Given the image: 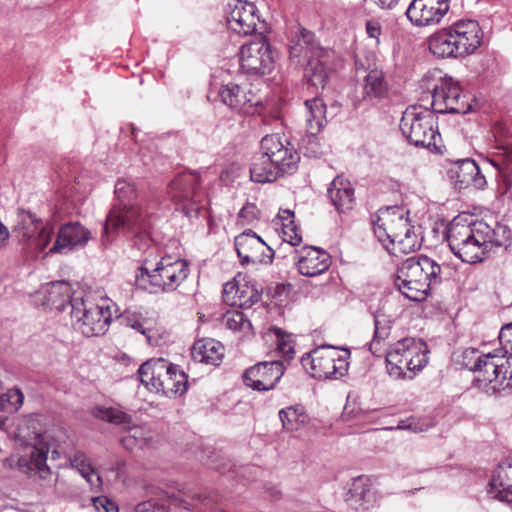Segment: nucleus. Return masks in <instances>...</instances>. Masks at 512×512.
<instances>
[{"mask_svg": "<svg viewBox=\"0 0 512 512\" xmlns=\"http://www.w3.org/2000/svg\"><path fill=\"white\" fill-rule=\"evenodd\" d=\"M114 194L119 202L114 204L103 226L102 241L110 242L116 233H134L137 236L146 232L152 211L147 204L132 202L138 197V187L134 179L120 178L115 183Z\"/></svg>", "mask_w": 512, "mask_h": 512, "instance_id": "f257e3e1", "label": "nucleus"}, {"mask_svg": "<svg viewBox=\"0 0 512 512\" xmlns=\"http://www.w3.org/2000/svg\"><path fill=\"white\" fill-rule=\"evenodd\" d=\"M134 244L139 250L146 247L148 256L143 259L139 268L140 274L136 275V283L151 293L175 291L188 277L189 268L185 260L170 255L163 256L159 260L156 247L152 246L147 233L137 236Z\"/></svg>", "mask_w": 512, "mask_h": 512, "instance_id": "f03ea898", "label": "nucleus"}, {"mask_svg": "<svg viewBox=\"0 0 512 512\" xmlns=\"http://www.w3.org/2000/svg\"><path fill=\"white\" fill-rule=\"evenodd\" d=\"M299 161V153L285 136L266 135L260 142V153L251 164V180L257 183L273 182L280 176L293 174Z\"/></svg>", "mask_w": 512, "mask_h": 512, "instance_id": "7ed1b4c3", "label": "nucleus"}, {"mask_svg": "<svg viewBox=\"0 0 512 512\" xmlns=\"http://www.w3.org/2000/svg\"><path fill=\"white\" fill-rule=\"evenodd\" d=\"M450 250L464 263L475 264L484 259L493 241L494 230L483 221H473L471 215L456 216L447 226Z\"/></svg>", "mask_w": 512, "mask_h": 512, "instance_id": "20e7f679", "label": "nucleus"}, {"mask_svg": "<svg viewBox=\"0 0 512 512\" xmlns=\"http://www.w3.org/2000/svg\"><path fill=\"white\" fill-rule=\"evenodd\" d=\"M39 425L37 415H30L18 425L16 440L26 448V451L17 458L15 467L29 477L37 476L47 480L51 476V470L46 463L47 455L52 450V458L56 459L59 453L53 449L49 436L41 432Z\"/></svg>", "mask_w": 512, "mask_h": 512, "instance_id": "39448f33", "label": "nucleus"}, {"mask_svg": "<svg viewBox=\"0 0 512 512\" xmlns=\"http://www.w3.org/2000/svg\"><path fill=\"white\" fill-rule=\"evenodd\" d=\"M463 366L477 373L475 385L492 395L512 390V356L493 353H480L475 348H467L462 353Z\"/></svg>", "mask_w": 512, "mask_h": 512, "instance_id": "423d86ee", "label": "nucleus"}, {"mask_svg": "<svg viewBox=\"0 0 512 512\" xmlns=\"http://www.w3.org/2000/svg\"><path fill=\"white\" fill-rule=\"evenodd\" d=\"M407 212L398 206L382 208L373 220L374 234L387 251L395 256L415 252L422 239L415 231Z\"/></svg>", "mask_w": 512, "mask_h": 512, "instance_id": "0eeeda50", "label": "nucleus"}, {"mask_svg": "<svg viewBox=\"0 0 512 512\" xmlns=\"http://www.w3.org/2000/svg\"><path fill=\"white\" fill-rule=\"evenodd\" d=\"M440 274L441 267L432 258L426 255L410 257L399 266L395 286L406 298L422 301L441 283Z\"/></svg>", "mask_w": 512, "mask_h": 512, "instance_id": "6e6552de", "label": "nucleus"}, {"mask_svg": "<svg viewBox=\"0 0 512 512\" xmlns=\"http://www.w3.org/2000/svg\"><path fill=\"white\" fill-rule=\"evenodd\" d=\"M112 305L108 300L94 303L90 297L73 296L68 303L57 305L61 311L69 310L72 326L85 337L104 335L113 319Z\"/></svg>", "mask_w": 512, "mask_h": 512, "instance_id": "1a4fd4ad", "label": "nucleus"}, {"mask_svg": "<svg viewBox=\"0 0 512 512\" xmlns=\"http://www.w3.org/2000/svg\"><path fill=\"white\" fill-rule=\"evenodd\" d=\"M428 347L421 339L404 338L386 351V369L394 379L411 380L428 363Z\"/></svg>", "mask_w": 512, "mask_h": 512, "instance_id": "9d476101", "label": "nucleus"}, {"mask_svg": "<svg viewBox=\"0 0 512 512\" xmlns=\"http://www.w3.org/2000/svg\"><path fill=\"white\" fill-rule=\"evenodd\" d=\"M141 383L152 392H161L168 397L183 395L188 388V376L163 358L144 362L138 369Z\"/></svg>", "mask_w": 512, "mask_h": 512, "instance_id": "9b49d317", "label": "nucleus"}, {"mask_svg": "<svg viewBox=\"0 0 512 512\" xmlns=\"http://www.w3.org/2000/svg\"><path fill=\"white\" fill-rule=\"evenodd\" d=\"M435 124L434 112L422 106H411L403 112L400 129L414 146L436 148L440 135L435 129Z\"/></svg>", "mask_w": 512, "mask_h": 512, "instance_id": "f8f14e48", "label": "nucleus"}, {"mask_svg": "<svg viewBox=\"0 0 512 512\" xmlns=\"http://www.w3.org/2000/svg\"><path fill=\"white\" fill-rule=\"evenodd\" d=\"M348 350L341 354L333 346L317 347L302 357L301 363L317 379H338L348 371Z\"/></svg>", "mask_w": 512, "mask_h": 512, "instance_id": "ddd939ff", "label": "nucleus"}, {"mask_svg": "<svg viewBox=\"0 0 512 512\" xmlns=\"http://www.w3.org/2000/svg\"><path fill=\"white\" fill-rule=\"evenodd\" d=\"M167 194L175 209L186 217L198 215L202 207L204 193L199 188V176L193 172H183L172 179L167 188Z\"/></svg>", "mask_w": 512, "mask_h": 512, "instance_id": "4468645a", "label": "nucleus"}, {"mask_svg": "<svg viewBox=\"0 0 512 512\" xmlns=\"http://www.w3.org/2000/svg\"><path fill=\"white\" fill-rule=\"evenodd\" d=\"M432 106L437 113L466 114L471 105L462 94L459 84L451 77H444L433 87Z\"/></svg>", "mask_w": 512, "mask_h": 512, "instance_id": "2eb2a0df", "label": "nucleus"}, {"mask_svg": "<svg viewBox=\"0 0 512 512\" xmlns=\"http://www.w3.org/2000/svg\"><path fill=\"white\" fill-rule=\"evenodd\" d=\"M14 234L19 243L26 244L30 249L43 251L51 242L54 229L52 225L43 223L31 213H22Z\"/></svg>", "mask_w": 512, "mask_h": 512, "instance_id": "dca6fc26", "label": "nucleus"}, {"mask_svg": "<svg viewBox=\"0 0 512 512\" xmlns=\"http://www.w3.org/2000/svg\"><path fill=\"white\" fill-rule=\"evenodd\" d=\"M274 58L269 42L263 37L244 44L240 50V64L249 74H266L272 70Z\"/></svg>", "mask_w": 512, "mask_h": 512, "instance_id": "f3484780", "label": "nucleus"}, {"mask_svg": "<svg viewBox=\"0 0 512 512\" xmlns=\"http://www.w3.org/2000/svg\"><path fill=\"white\" fill-rule=\"evenodd\" d=\"M235 248L242 264H271L273 249L252 230H246L235 237Z\"/></svg>", "mask_w": 512, "mask_h": 512, "instance_id": "a211bd4d", "label": "nucleus"}, {"mask_svg": "<svg viewBox=\"0 0 512 512\" xmlns=\"http://www.w3.org/2000/svg\"><path fill=\"white\" fill-rule=\"evenodd\" d=\"M219 97L225 105L244 114H254L262 105V97L248 85L228 83L220 88Z\"/></svg>", "mask_w": 512, "mask_h": 512, "instance_id": "6ab92c4d", "label": "nucleus"}, {"mask_svg": "<svg viewBox=\"0 0 512 512\" xmlns=\"http://www.w3.org/2000/svg\"><path fill=\"white\" fill-rule=\"evenodd\" d=\"M282 361H264L248 368L243 377L247 386L258 391L273 389L284 374Z\"/></svg>", "mask_w": 512, "mask_h": 512, "instance_id": "aec40b11", "label": "nucleus"}, {"mask_svg": "<svg viewBox=\"0 0 512 512\" xmlns=\"http://www.w3.org/2000/svg\"><path fill=\"white\" fill-rule=\"evenodd\" d=\"M259 22L258 9L254 3L236 0L230 4L227 26L234 33L242 36L251 35L257 31Z\"/></svg>", "mask_w": 512, "mask_h": 512, "instance_id": "412c9836", "label": "nucleus"}, {"mask_svg": "<svg viewBox=\"0 0 512 512\" xmlns=\"http://www.w3.org/2000/svg\"><path fill=\"white\" fill-rule=\"evenodd\" d=\"M449 10V0H413L406 10L407 18L415 26L439 23Z\"/></svg>", "mask_w": 512, "mask_h": 512, "instance_id": "4be33fe9", "label": "nucleus"}, {"mask_svg": "<svg viewBox=\"0 0 512 512\" xmlns=\"http://www.w3.org/2000/svg\"><path fill=\"white\" fill-rule=\"evenodd\" d=\"M91 239V232L79 222H70L63 225L57 234L54 244L48 253L67 254L81 249Z\"/></svg>", "mask_w": 512, "mask_h": 512, "instance_id": "5701e85b", "label": "nucleus"}, {"mask_svg": "<svg viewBox=\"0 0 512 512\" xmlns=\"http://www.w3.org/2000/svg\"><path fill=\"white\" fill-rule=\"evenodd\" d=\"M345 501L356 511L373 507L377 502V495L370 478L364 475L353 478L348 484Z\"/></svg>", "mask_w": 512, "mask_h": 512, "instance_id": "b1692460", "label": "nucleus"}, {"mask_svg": "<svg viewBox=\"0 0 512 512\" xmlns=\"http://www.w3.org/2000/svg\"><path fill=\"white\" fill-rule=\"evenodd\" d=\"M456 47L459 49L461 58L470 55L481 45L482 31L479 24L474 20H460L451 25Z\"/></svg>", "mask_w": 512, "mask_h": 512, "instance_id": "393cba45", "label": "nucleus"}, {"mask_svg": "<svg viewBox=\"0 0 512 512\" xmlns=\"http://www.w3.org/2000/svg\"><path fill=\"white\" fill-rule=\"evenodd\" d=\"M296 265L300 274L314 277L328 270L331 257L326 251L317 247H304Z\"/></svg>", "mask_w": 512, "mask_h": 512, "instance_id": "a878e982", "label": "nucleus"}, {"mask_svg": "<svg viewBox=\"0 0 512 512\" xmlns=\"http://www.w3.org/2000/svg\"><path fill=\"white\" fill-rule=\"evenodd\" d=\"M488 493L492 498L512 502V457L498 464L489 482Z\"/></svg>", "mask_w": 512, "mask_h": 512, "instance_id": "bb28decb", "label": "nucleus"}, {"mask_svg": "<svg viewBox=\"0 0 512 512\" xmlns=\"http://www.w3.org/2000/svg\"><path fill=\"white\" fill-rule=\"evenodd\" d=\"M449 173L456 184H459L460 188L472 186L476 189H482L486 185L485 176L481 173L477 163L472 159L457 161Z\"/></svg>", "mask_w": 512, "mask_h": 512, "instance_id": "cd10ccee", "label": "nucleus"}, {"mask_svg": "<svg viewBox=\"0 0 512 512\" xmlns=\"http://www.w3.org/2000/svg\"><path fill=\"white\" fill-rule=\"evenodd\" d=\"M328 197L339 213H346L355 205L354 187L349 180L336 177L329 189Z\"/></svg>", "mask_w": 512, "mask_h": 512, "instance_id": "c85d7f7f", "label": "nucleus"}, {"mask_svg": "<svg viewBox=\"0 0 512 512\" xmlns=\"http://www.w3.org/2000/svg\"><path fill=\"white\" fill-rule=\"evenodd\" d=\"M452 27L441 29L429 37L428 47L430 52L438 58H461L459 49L456 47Z\"/></svg>", "mask_w": 512, "mask_h": 512, "instance_id": "c756f323", "label": "nucleus"}, {"mask_svg": "<svg viewBox=\"0 0 512 512\" xmlns=\"http://www.w3.org/2000/svg\"><path fill=\"white\" fill-rule=\"evenodd\" d=\"M388 91L389 86L384 72L378 68L369 70L363 80V100L376 104L388 96Z\"/></svg>", "mask_w": 512, "mask_h": 512, "instance_id": "7c9ffc66", "label": "nucleus"}, {"mask_svg": "<svg viewBox=\"0 0 512 512\" xmlns=\"http://www.w3.org/2000/svg\"><path fill=\"white\" fill-rule=\"evenodd\" d=\"M291 40L290 56L293 58H314L321 55L322 50L314 40V34L303 27H297Z\"/></svg>", "mask_w": 512, "mask_h": 512, "instance_id": "2f4dec72", "label": "nucleus"}, {"mask_svg": "<svg viewBox=\"0 0 512 512\" xmlns=\"http://www.w3.org/2000/svg\"><path fill=\"white\" fill-rule=\"evenodd\" d=\"M121 325L131 328L145 336L149 345H156L154 339V329L156 321L147 314L137 311H125L119 316Z\"/></svg>", "mask_w": 512, "mask_h": 512, "instance_id": "473e14b6", "label": "nucleus"}, {"mask_svg": "<svg viewBox=\"0 0 512 512\" xmlns=\"http://www.w3.org/2000/svg\"><path fill=\"white\" fill-rule=\"evenodd\" d=\"M305 122L306 133L311 136L317 135L326 125V105L319 97L305 101Z\"/></svg>", "mask_w": 512, "mask_h": 512, "instance_id": "72a5a7b5", "label": "nucleus"}, {"mask_svg": "<svg viewBox=\"0 0 512 512\" xmlns=\"http://www.w3.org/2000/svg\"><path fill=\"white\" fill-rule=\"evenodd\" d=\"M224 355L223 345L214 339H201L192 347V357L195 361L210 365H219Z\"/></svg>", "mask_w": 512, "mask_h": 512, "instance_id": "f704fd0d", "label": "nucleus"}, {"mask_svg": "<svg viewBox=\"0 0 512 512\" xmlns=\"http://www.w3.org/2000/svg\"><path fill=\"white\" fill-rule=\"evenodd\" d=\"M275 225L280 226L283 241L291 246H297L301 243L302 237L294 223V212L289 209L280 210Z\"/></svg>", "mask_w": 512, "mask_h": 512, "instance_id": "c9c22d12", "label": "nucleus"}, {"mask_svg": "<svg viewBox=\"0 0 512 512\" xmlns=\"http://www.w3.org/2000/svg\"><path fill=\"white\" fill-rule=\"evenodd\" d=\"M374 337L370 342L369 349L372 354L379 356L383 350L382 343L388 339L391 332V320L384 313L378 311L374 314Z\"/></svg>", "mask_w": 512, "mask_h": 512, "instance_id": "e433bc0d", "label": "nucleus"}, {"mask_svg": "<svg viewBox=\"0 0 512 512\" xmlns=\"http://www.w3.org/2000/svg\"><path fill=\"white\" fill-rule=\"evenodd\" d=\"M305 77L307 78L308 89L317 94L319 90L324 89L328 80V72L322 62L311 58L305 69Z\"/></svg>", "mask_w": 512, "mask_h": 512, "instance_id": "4c0bfd02", "label": "nucleus"}, {"mask_svg": "<svg viewBox=\"0 0 512 512\" xmlns=\"http://www.w3.org/2000/svg\"><path fill=\"white\" fill-rule=\"evenodd\" d=\"M70 464L84 477L91 487H98L101 484V477L92 467L88 457L84 452L76 451L69 456Z\"/></svg>", "mask_w": 512, "mask_h": 512, "instance_id": "58836bf2", "label": "nucleus"}, {"mask_svg": "<svg viewBox=\"0 0 512 512\" xmlns=\"http://www.w3.org/2000/svg\"><path fill=\"white\" fill-rule=\"evenodd\" d=\"M279 418L284 430L298 431L308 420L302 406H290L279 411Z\"/></svg>", "mask_w": 512, "mask_h": 512, "instance_id": "ea45409f", "label": "nucleus"}, {"mask_svg": "<svg viewBox=\"0 0 512 512\" xmlns=\"http://www.w3.org/2000/svg\"><path fill=\"white\" fill-rule=\"evenodd\" d=\"M261 298V294L250 284H239L235 287L234 302L242 308H250Z\"/></svg>", "mask_w": 512, "mask_h": 512, "instance_id": "a19ab883", "label": "nucleus"}, {"mask_svg": "<svg viewBox=\"0 0 512 512\" xmlns=\"http://www.w3.org/2000/svg\"><path fill=\"white\" fill-rule=\"evenodd\" d=\"M223 322L228 329L235 332L248 333L252 328V325L246 315L242 311L238 310L228 311L225 313L223 316Z\"/></svg>", "mask_w": 512, "mask_h": 512, "instance_id": "79ce46f5", "label": "nucleus"}, {"mask_svg": "<svg viewBox=\"0 0 512 512\" xmlns=\"http://www.w3.org/2000/svg\"><path fill=\"white\" fill-rule=\"evenodd\" d=\"M96 418L116 425L126 424L130 422V416L113 407H96L93 411Z\"/></svg>", "mask_w": 512, "mask_h": 512, "instance_id": "37998d69", "label": "nucleus"}, {"mask_svg": "<svg viewBox=\"0 0 512 512\" xmlns=\"http://www.w3.org/2000/svg\"><path fill=\"white\" fill-rule=\"evenodd\" d=\"M260 211L253 203L245 204L238 213V224L241 226L251 225L259 219Z\"/></svg>", "mask_w": 512, "mask_h": 512, "instance_id": "c03bdc74", "label": "nucleus"}, {"mask_svg": "<svg viewBox=\"0 0 512 512\" xmlns=\"http://www.w3.org/2000/svg\"><path fill=\"white\" fill-rule=\"evenodd\" d=\"M499 341L502 345L501 350L505 356H512V322L502 326L499 332Z\"/></svg>", "mask_w": 512, "mask_h": 512, "instance_id": "a18cd8bd", "label": "nucleus"}, {"mask_svg": "<svg viewBox=\"0 0 512 512\" xmlns=\"http://www.w3.org/2000/svg\"><path fill=\"white\" fill-rule=\"evenodd\" d=\"M144 431L140 427H134L129 434L122 438L121 442L125 448H128V442H135V445L142 447L146 444L147 439L143 436Z\"/></svg>", "mask_w": 512, "mask_h": 512, "instance_id": "49530a36", "label": "nucleus"}, {"mask_svg": "<svg viewBox=\"0 0 512 512\" xmlns=\"http://www.w3.org/2000/svg\"><path fill=\"white\" fill-rule=\"evenodd\" d=\"M94 507L98 512H117V507L106 497H97L93 500Z\"/></svg>", "mask_w": 512, "mask_h": 512, "instance_id": "de8ad7c7", "label": "nucleus"}, {"mask_svg": "<svg viewBox=\"0 0 512 512\" xmlns=\"http://www.w3.org/2000/svg\"><path fill=\"white\" fill-rule=\"evenodd\" d=\"M196 500L202 512H214L215 502L210 496L196 495Z\"/></svg>", "mask_w": 512, "mask_h": 512, "instance_id": "09e8293b", "label": "nucleus"}, {"mask_svg": "<svg viewBox=\"0 0 512 512\" xmlns=\"http://www.w3.org/2000/svg\"><path fill=\"white\" fill-rule=\"evenodd\" d=\"M277 347L279 352L286 356L288 359H290L291 354L294 353L293 346L289 340L283 338L278 339Z\"/></svg>", "mask_w": 512, "mask_h": 512, "instance_id": "8fccbe9b", "label": "nucleus"}, {"mask_svg": "<svg viewBox=\"0 0 512 512\" xmlns=\"http://www.w3.org/2000/svg\"><path fill=\"white\" fill-rule=\"evenodd\" d=\"M24 400V396L20 390H10L8 392V401L11 403L12 406L18 407L22 405Z\"/></svg>", "mask_w": 512, "mask_h": 512, "instance_id": "3c124183", "label": "nucleus"}, {"mask_svg": "<svg viewBox=\"0 0 512 512\" xmlns=\"http://www.w3.org/2000/svg\"><path fill=\"white\" fill-rule=\"evenodd\" d=\"M366 31L369 37L377 39L381 34L380 24L376 21H368L366 23Z\"/></svg>", "mask_w": 512, "mask_h": 512, "instance_id": "603ef678", "label": "nucleus"}, {"mask_svg": "<svg viewBox=\"0 0 512 512\" xmlns=\"http://www.w3.org/2000/svg\"><path fill=\"white\" fill-rule=\"evenodd\" d=\"M135 512H156V506L150 500L144 501L135 507Z\"/></svg>", "mask_w": 512, "mask_h": 512, "instance_id": "864d4df0", "label": "nucleus"}, {"mask_svg": "<svg viewBox=\"0 0 512 512\" xmlns=\"http://www.w3.org/2000/svg\"><path fill=\"white\" fill-rule=\"evenodd\" d=\"M382 9H392L399 0H373Z\"/></svg>", "mask_w": 512, "mask_h": 512, "instance_id": "5fc2aeb1", "label": "nucleus"}, {"mask_svg": "<svg viewBox=\"0 0 512 512\" xmlns=\"http://www.w3.org/2000/svg\"><path fill=\"white\" fill-rule=\"evenodd\" d=\"M8 237V230L0 221V248L6 244Z\"/></svg>", "mask_w": 512, "mask_h": 512, "instance_id": "6e6d98bb", "label": "nucleus"}, {"mask_svg": "<svg viewBox=\"0 0 512 512\" xmlns=\"http://www.w3.org/2000/svg\"><path fill=\"white\" fill-rule=\"evenodd\" d=\"M52 290H55V291H59L61 293L65 292V293H68L69 292V285L66 283V282H55V283H52Z\"/></svg>", "mask_w": 512, "mask_h": 512, "instance_id": "4d7b16f0", "label": "nucleus"}, {"mask_svg": "<svg viewBox=\"0 0 512 512\" xmlns=\"http://www.w3.org/2000/svg\"><path fill=\"white\" fill-rule=\"evenodd\" d=\"M408 428L410 430H412L413 432H423V431H426L428 429V426L426 425L425 427H422V426H419L416 423H411V424L408 425Z\"/></svg>", "mask_w": 512, "mask_h": 512, "instance_id": "13d9d810", "label": "nucleus"}, {"mask_svg": "<svg viewBox=\"0 0 512 512\" xmlns=\"http://www.w3.org/2000/svg\"><path fill=\"white\" fill-rule=\"evenodd\" d=\"M490 162H491V164H492L496 169H498V171H499V172H501V173H504V172H505L504 168L502 167V165H501L497 160L492 159V160H490Z\"/></svg>", "mask_w": 512, "mask_h": 512, "instance_id": "bf43d9fd", "label": "nucleus"}, {"mask_svg": "<svg viewBox=\"0 0 512 512\" xmlns=\"http://www.w3.org/2000/svg\"><path fill=\"white\" fill-rule=\"evenodd\" d=\"M128 446L129 447L127 449H133V447L136 445H135V442H128Z\"/></svg>", "mask_w": 512, "mask_h": 512, "instance_id": "052dcab7", "label": "nucleus"}]
</instances>
